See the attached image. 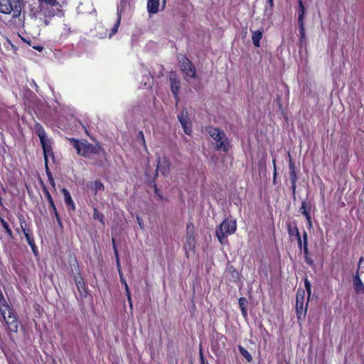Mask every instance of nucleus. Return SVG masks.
I'll list each match as a JSON object with an SVG mask.
<instances>
[{"label": "nucleus", "instance_id": "nucleus-17", "mask_svg": "<svg viewBox=\"0 0 364 364\" xmlns=\"http://www.w3.org/2000/svg\"><path fill=\"white\" fill-rule=\"evenodd\" d=\"M61 192L64 196V200L67 206L71 208L73 210H75V203L73 200L71 195L70 192L66 188H63Z\"/></svg>", "mask_w": 364, "mask_h": 364}, {"label": "nucleus", "instance_id": "nucleus-25", "mask_svg": "<svg viewBox=\"0 0 364 364\" xmlns=\"http://www.w3.org/2000/svg\"><path fill=\"white\" fill-rule=\"evenodd\" d=\"M178 119L181 124L190 122L188 116V111L186 109H183L181 112L178 115Z\"/></svg>", "mask_w": 364, "mask_h": 364}, {"label": "nucleus", "instance_id": "nucleus-51", "mask_svg": "<svg viewBox=\"0 0 364 364\" xmlns=\"http://www.w3.org/2000/svg\"><path fill=\"white\" fill-rule=\"evenodd\" d=\"M137 220H138V223H139L140 228H143V223H142L141 220L139 219V218H137Z\"/></svg>", "mask_w": 364, "mask_h": 364}, {"label": "nucleus", "instance_id": "nucleus-44", "mask_svg": "<svg viewBox=\"0 0 364 364\" xmlns=\"http://www.w3.org/2000/svg\"><path fill=\"white\" fill-rule=\"evenodd\" d=\"M154 191H155V193L159 196V198L160 199H161L163 197H162V195L161 193H160L159 190L156 188V186H155L154 187Z\"/></svg>", "mask_w": 364, "mask_h": 364}, {"label": "nucleus", "instance_id": "nucleus-47", "mask_svg": "<svg viewBox=\"0 0 364 364\" xmlns=\"http://www.w3.org/2000/svg\"><path fill=\"white\" fill-rule=\"evenodd\" d=\"M303 250H304V257L309 256V248H308V246L303 247Z\"/></svg>", "mask_w": 364, "mask_h": 364}, {"label": "nucleus", "instance_id": "nucleus-10", "mask_svg": "<svg viewBox=\"0 0 364 364\" xmlns=\"http://www.w3.org/2000/svg\"><path fill=\"white\" fill-rule=\"evenodd\" d=\"M122 11H123V6H122V3L121 8L119 6H118V8H117V21H116L115 23L114 24L113 27L112 28L111 31L109 34V38H112L118 31L119 26L121 23Z\"/></svg>", "mask_w": 364, "mask_h": 364}, {"label": "nucleus", "instance_id": "nucleus-6", "mask_svg": "<svg viewBox=\"0 0 364 364\" xmlns=\"http://www.w3.org/2000/svg\"><path fill=\"white\" fill-rule=\"evenodd\" d=\"M180 69L188 81V78H196V70L193 63L186 56L181 55L178 57Z\"/></svg>", "mask_w": 364, "mask_h": 364}, {"label": "nucleus", "instance_id": "nucleus-12", "mask_svg": "<svg viewBox=\"0 0 364 364\" xmlns=\"http://www.w3.org/2000/svg\"><path fill=\"white\" fill-rule=\"evenodd\" d=\"M43 192L45 193L46 198L48 199V201L49 203L50 208H52V212H53V215L56 218L58 223H60V218H59L58 213L57 212L55 205L53 200L51 197V195L50 194L49 191L47 190V188L46 187H44V188H43Z\"/></svg>", "mask_w": 364, "mask_h": 364}, {"label": "nucleus", "instance_id": "nucleus-24", "mask_svg": "<svg viewBox=\"0 0 364 364\" xmlns=\"http://www.w3.org/2000/svg\"><path fill=\"white\" fill-rule=\"evenodd\" d=\"M299 212L305 216V218L308 220L309 225H311V215H310L309 212L307 211V210H306V203L305 201L302 202L301 206L299 209Z\"/></svg>", "mask_w": 364, "mask_h": 364}, {"label": "nucleus", "instance_id": "nucleus-8", "mask_svg": "<svg viewBox=\"0 0 364 364\" xmlns=\"http://www.w3.org/2000/svg\"><path fill=\"white\" fill-rule=\"evenodd\" d=\"M41 144L43 150L44 159H49V158L53 159L54 156L52 151V142L50 139L48 138L43 141H41Z\"/></svg>", "mask_w": 364, "mask_h": 364}, {"label": "nucleus", "instance_id": "nucleus-16", "mask_svg": "<svg viewBox=\"0 0 364 364\" xmlns=\"http://www.w3.org/2000/svg\"><path fill=\"white\" fill-rule=\"evenodd\" d=\"M23 233L32 250L36 253V246L30 229H23Z\"/></svg>", "mask_w": 364, "mask_h": 364}, {"label": "nucleus", "instance_id": "nucleus-19", "mask_svg": "<svg viewBox=\"0 0 364 364\" xmlns=\"http://www.w3.org/2000/svg\"><path fill=\"white\" fill-rule=\"evenodd\" d=\"M34 129L41 141H43L44 139H48L44 128L39 123H36L35 124Z\"/></svg>", "mask_w": 364, "mask_h": 364}, {"label": "nucleus", "instance_id": "nucleus-28", "mask_svg": "<svg viewBox=\"0 0 364 364\" xmlns=\"http://www.w3.org/2000/svg\"><path fill=\"white\" fill-rule=\"evenodd\" d=\"M93 218L98 220L102 225H105V219L103 214L100 213L96 208H93Z\"/></svg>", "mask_w": 364, "mask_h": 364}, {"label": "nucleus", "instance_id": "nucleus-55", "mask_svg": "<svg viewBox=\"0 0 364 364\" xmlns=\"http://www.w3.org/2000/svg\"><path fill=\"white\" fill-rule=\"evenodd\" d=\"M128 301H129V306H130V307H131V308H132V299H130V301H129V300H128Z\"/></svg>", "mask_w": 364, "mask_h": 364}, {"label": "nucleus", "instance_id": "nucleus-1", "mask_svg": "<svg viewBox=\"0 0 364 364\" xmlns=\"http://www.w3.org/2000/svg\"><path fill=\"white\" fill-rule=\"evenodd\" d=\"M70 144L74 147L77 154L84 157H91L92 155L100 156L104 154V150L98 144H92L85 141H80L74 138L68 139Z\"/></svg>", "mask_w": 364, "mask_h": 364}, {"label": "nucleus", "instance_id": "nucleus-2", "mask_svg": "<svg viewBox=\"0 0 364 364\" xmlns=\"http://www.w3.org/2000/svg\"><path fill=\"white\" fill-rule=\"evenodd\" d=\"M25 5V0H0V13L18 18Z\"/></svg>", "mask_w": 364, "mask_h": 364}, {"label": "nucleus", "instance_id": "nucleus-5", "mask_svg": "<svg viewBox=\"0 0 364 364\" xmlns=\"http://www.w3.org/2000/svg\"><path fill=\"white\" fill-rule=\"evenodd\" d=\"M237 228V223L235 220L225 218L216 229V236L220 243H224V240L228 235L235 233Z\"/></svg>", "mask_w": 364, "mask_h": 364}, {"label": "nucleus", "instance_id": "nucleus-35", "mask_svg": "<svg viewBox=\"0 0 364 364\" xmlns=\"http://www.w3.org/2000/svg\"><path fill=\"white\" fill-rule=\"evenodd\" d=\"M185 133L186 134H190L191 132V127L190 126V122H185L184 124H181Z\"/></svg>", "mask_w": 364, "mask_h": 364}, {"label": "nucleus", "instance_id": "nucleus-29", "mask_svg": "<svg viewBox=\"0 0 364 364\" xmlns=\"http://www.w3.org/2000/svg\"><path fill=\"white\" fill-rule=\"evenodd\" d=\"M247 299L244 297H240L239 299V306L241 309V311H242V314L244 316H247V310H246V304H247Z\"/></svg>", "mask_w": 364, "mask_h": 364}, {"label": "nucleus", "instance_id": "nucleus-13", "mask_svg": "<svg viewBox=\"0 0 364 364\" xmlns=\"http://www.w3.org/2000/svg\"><path fill=\"white\" fill-rule=\"evenodd\" d=\"M160 0H148L147 1V11L150 15L156 14L159 9Z\"/></svg>", "mask_w": 364, "mask_h": 364}, {"label": "nucleus", "instance_id": "nucleus-27", "mask_svg": "<svg viewBox=\"0 0 364 364\" xmlns=\"http://www.w3.org/2000/svg\"><path fill=\"white\" fill-rule=\"evenodd\" d=\"M0 223L2 225L3 228H4L6 232L8 234L9 237L10 238H13V232L11 230V228H9L8 223L6 222V220L2 218L1 217H0Z\"/></svg>", "mask_w": 364, "mask_h": 364}, {"label": "nucleus", "instance_id": "nucleus-48", "mask_svg": "<svg viewBox=\"0 0 364 364\" xmlns=\"http://www.w3.org/2000/svg\"><path fill=\"white\" fill-rule=\"evenodd\" d=\"M33 48L35 49V50H37L38 51H42L43 50V47L41 46H33Z\"/></svg>", "mask_w": 364, "mask_h": 364}, {"label": "nucleus", "instance_id": "nucleus-45", "mask_svg": "<svg viewBox=\"0 0 364 364\" xmlns=\"http://www.w3.org/2000/svg\"><path fill=\"white\" fill-rule=\"evenodd\" d=\"M296 239L298 241L299 247L301 250L302 249V240H301V236L299 235V237H296Z\"/></svg>", "mask_w": 364, "mask_h": 364}, {"label": "nucleus", "instance_id": "nucleus-46", "mask_svg": "<svg viewBox=\"0 0 364 364\" xmlns=\"http://www.w3.org/2000/svg\"><path fill=\"white\" fill-rule=\"evenodd\" d=\"M291 191L294 197H295V192H296V183H291Z\"/></svg>", "mask_w": 364, "mask_h": 364}, {"label": "nucleus", "instance_id": "nucleus-9", "mask_svg": "<svg viewBox=\"0 0 364 364\" xmlns=\"http://www.w3.org/2000/svg\"><path fill=\"white\" fill-rule=\"evenodd\" d=\"M225 274L231 282H236L240 279V274L232 265H228Z\"/></svg>", "mask_w": 364, "mask_h": 364}, {"label": "nucleus", "instance_id": "nucleus-15", "mask_svg": "<svg viewBox=\"0 0 364 364\" xmlns=\"http://www.w3.org/2000/svg\"><path fill=\"white\" fill-rule=\"evenodd\" d=\"M87 186L88 188L93 191L95 194H97L98 191H102L105 190V186L100 180H96L94 183L89 182L87 183Z\"/></svg>", "mask_w": 364, "mask_h": 364}, {"label": "nucleus", "instance_id": "nucleus-39", "mask_svg": "<svg viewBox=\"0 0 364 364\" xmlns=\"http://www.w3.org/2000/svg\"><path fill=\"white\" fill-rule=\"evenodd\" d=\"M304 286H305V288L306 289V291L308 292L309 294V296H310L311 294V284L310 282L308 281L307 279H305V282H304Z\"/></svg>", "mask_w": 364, "mask_h": 364}, {"label": "nucleus", "instance_id": "nucleus-14", "mask_svg": "<svg viewBox=\"0 0 364 364\" xmlns=\"http://www.w3.org/2000/svg\"><path fill=\"white\" fill-rule=\"evenodd\" d=\"M353 287L357 293L364 294V285L358 274V269H357L356 274L353 278Z\"/></svg>", "mask_w": 364, "mask_h": 364}, {"label": "nucleus", "instance_id": "nucleus-52", "mask_svg": "<svg viewBox=\"0 0 364 364\" xmlns=\"http://www.w3.org/2000/svg\"><path fill=\"white\" fill-rule=\"evenodd\" d=\"M363 258L360 257L359 259V262H358V270L360 269V264H361V262H363Z\"/></svg>", "mask_w": 364, "mask_h": 364}, {"label": "nucleus", "instance_id": "nucleus-41", "mask_svg": "<svg viewBox=\"0 0 364 364\" xmlns=\"http://www.w3.org/2000/svg\"><path fill=\"white\" fill-rule=\"evenodd\" d=\"M124 288H125V290L127 292V299H128V300L130 301V293H129V287H128L127 282H124Z\"/></svg>", "mask_w": 364, "mask_h": 364}, {"label": "nucleus", "instance_id": "nucleus-11", "mask_svg": "<svg viewBox=\"0 0 364 364\" xmlns=\"http://www.w3.org/2000/svg\"><path fill=\"white\" fill-rule=\"evenodd\" d=\"M154 166H156V172L158 174L159 171L161 172L163 175H165L169 168L168 161H153Z\"/></svg>", "mask_w": 364, "mask_h": 364}, {"label": "nucleus", "instance_id": "nucleus-31", "mask_svg": "<svg viewBox=\"0 0 364 364\" xmlns=\"http://www.w3.org/2000/svg\"><path fill=\"white\" fill-rule=\"evenodd\" d=\"M190 226L187 227L188 232H187V245L189 246V248L191 249L194 246V237L193 234L189 230Z\"/></svg>", "mask_w": 364, "mask_h": 364}, {"label": "nucleus", "instance_id": "nucleus-56", "mask_svg": "<svg viewBox=\"0 0 364 364\" xmlns=\"http://www.w3.org/2000/svg\"><path fill=\"white\" fill-rule=\"evenodd\" d=\"M3 205L2 198L0 197V206Z\"/></svg>", "mask_w": 364, "mask_h": 364}, {"label": "nucleus", "instance_id": "nucleus-7", "mask_svg": "<svg viewBox=\"0 0 364 364\" xmlns=\"http://www.w3.org/2000/svg\"><path fill=\"white\" fill-rule=\"evenodd\" d=\"M169 80L171 92L173 93L174 98L178 100V93L180 90V80L175 73H171L170 74Z\"/></svg>", "mask_w": 364, "mask_h": 364}, {"label": "nucleus", "instance_id": "nucleus-38", "mask_svg": "<svg viewBox=\"0 0 364 364\" xmlns=\"http://www.w3.org/2000/svg\"><path fill=\"white\" fill-rule=\"evenodd\" d=\"M40 3H45L49 6H54L58 4L56 0H38Z\"/></svg>", "mask_w": 364, "mask_h": 364}, {"label": "nucleus", "instance_id": "nucleus-43", "mask_svg": "<svg viewBox=\"0 0 364 364\" xmlns=\"http://www.w3.org/2000/svg\"><path fill=\"white\" fill-rule=\"evenodd\" d=\"M273 165H274L273 182H274V183H276L277 171H276L275 161H273Z\"/></svg>", "mask_w": 364, "mask_h": 364}, {"label": "nucleus", "instance_id": "nucleus-37", "mask_svg": "<svg viewBox=\"0 0 364 364\" xmlns=\"http://www.w3.org/2000/svg\"><path fill=\"white\" fill-rule=\"evenodd\" d=\"M137 139L139 140L140 144H141L143 146H145V139L142 131H140L138 133Z\"/></svg>", "mask_w": 364, "mask_h": 364}, {"label": "nucleus", "instance_id": "nucleus-50", "mask_svg": "<svg viewBox=\"0 0 364 364\" xmlns=\"http://www.w3.org/2000/svg\"><path fill=\"white\" fill-rule=\"evenodd\" d=\"M267 2L269 5V10H271L274 6V0H267Z\"/></svg>", "mask_w": 364, "mask_h": 364}, {"label": "nucleus", "instance_id": "nucleus-26", "mask_svg": "<svg viewBox=\"0 0 364 364\" xmlns=\"http://www.w3.org/2000/svg\"><path fill=\"white\" fill-rule=\"evenodd\" d=\"M238 350L240 354L247 360V362L250 363L252 360L251 354L242 346H239Z\"/></svg>", "mask_w": 364, "mask_h": 364}, {"label": "nucleus", "instance_id": "nucleus-30", "mask_svg": "<svg viewBox=\"0 0 364 364\" xmlns=\"http://www.w3.org/2000/svg\"><path fill=\"white\" fill-rule=\"evenodd\" d=\"M48 161H45V168H46V174H47V176H48V180H49L50 183L53 186H55V181H54V178H53V177L52 173H51V172H50V171L49 170L48 165Z\"/></svg>", "mask_w": 364, "mask_h": 364}, {"label": "nucleus", "instance_id": "nucleus-36", "mask_svg": "<svg viewBox=\"0 0 364 364\" xmlns=\"http://www.w3.org/2000/svg\"><path fill=\"white\" fill-rule=\"evenodd\" d=\"M18 219H19L20 226H21V228L22 231H23V229H28L26 227V220L24 219V217L23 215H20L18 217Z\"/></svg>", "mask_w": 364, "mask_h": 364}, {"label": "nucleus", "instance_id": "nucleus-53", "mask_svg": "<svg viewBox=\"0 0 364 364\" xmlns=\"http://www.w3.org/2000/svg\"><path fill=\"white\" fill-rule=\"evenodd\" d=\"M200 360H201L200 364H205L203 356V354L201 353H200Z\"/></svg>", "mask_w": 364, "mask_h": 364}, {"label": "nucleus", "instance_id": "nucleus-21", "mask_svg": "<svg viewBox=\"0 0 364 364\" xmlns=\"http://www.w3.org/2000/svg\"><path fill=\"white\" fill-rule=\"evenodd\" d=\"M289 178L291 183H296L297 176L295 171V166L293 161H289Z\"/></svg>", "mask_w": 364, "mask_h": 364}, {"label": "nucleus", "instance_id": "nucleus-4", "mask_svg": "<svg viewBox=\"0 0 364 364\" xmlns=\"http://www.w3.org/2000/svg\"><path fill=\"white\" fill-rule=\"evenodd\" d=\"M205 130V132L216 141L215 146L216 150L224 152L228 151L230 141L223 130L211 126L206 127Z\"/></svg>", "mask_w": 364, "mask_h": 364}, {"label": "nucleus", "instance_id": "nucleus-32", "mask_svg": "<svg viewBox=\"0 0 364 364\" xmlns=\"http://www.w3.org/2000/svg\"><path fill=\"white\" fill-rule=\"evenodd\" d=\"M299 31H300V44L303 45L306 43V34H305V29H304V24L302 26H299Z\"/></svg>", "mask_w": 364, "mask_h": 364}, {"label": "nucleus", "instance_id": "nucleus-40", "mask_svg": "<svg viewBox=\"0 0 364 364\" xmlns=\"http://www.w3.org/2000/svg\"><path fill=\"white\" fill-rule=\"evenodd\" d=\"M308 246V240H307V232L304 231L303 232V247Z\"/></svg>", "mask_w": 364, "mask_h": 364}, {"label": "nucleus", "instance_id": "nucleus-34", "mask_svg": "<svg viewBox=\"0 0 364 364\" xmlns=\"http://www.w3.org/2000/svg\"><path fill=\"white\" fill-rule=\"evenodd\" d=\"M112 242H113V246H114V254H115V257H116L118 272H119V273H120V272H122L121 266H120V263H119V259L118 252H117V249L115 247L114 238H112Z\"/></svg>", "mask_w": 364, "mask_h": 364}, {"label": "nucleus", "instance_id": "nucleus-3", "mask_svg": "<svg viewBox=\"0 0 364 364\" xmlns=\"http://www.w3.org/2000/svg\"><path fill=\"white\" fill-rule=\"evenodd\" d=\"M0 311L9 330L14 333L17 332L18 322L12 309L8 304L1 293L0 294Z\"/></svg>", "mask_w": 364, "mask_h": 364}, {"label": "nucleus", "instance_id": "nucleus-42", "mask_svg": "<svg viewBox=\"0 0 364 364\" xmlns=\"http://www.w3.org/2000/svg\"><path fill=\"white\" fill-rule=\"evenodd\" d=\"M304 258H305V262H306L308 264H309V265H311V266H313V264H314V261H313V259H312L311 258H310L309 256H306V257H304Z\"/></svg>", "mask_w": 364, "mask_h": 364}, {"label": "nucleus", "instance_id": "nucleus-49", "mask_svg": "<svg viewBox=\"0 0 364 364\" xmlns=\"http://www.w3.org/2000/svg\"><path fill=\"white\" fill-rule=\"evenodd\" d=\"M119 277H120V281L124 284V282H126V280H125V279L123 277L122 272H120V273H119Z\"/></svg>", "mask_w": 364, "mask_h": 364}, {"label": "nucleus", "instance_id": "nucleus-54", "mask_svg": "<svg viewBox=\"0 0 364 364\" xmlns=\"http://www.w3.org/2000/svg\"><path fill=\"white\" fill-rule=\"evenodd\" d=\"M268 11H269V8L267 6H266L265 9H264V15L267 14Z\"/></svg>", "mask_w": 364, "mask_h": 364}, {"label": "nucleus", "instance_id": "nucleus-23", "mask_svg": "<svg viewBox=\"0 0 364 364\" xmlns=\"http://www.w3.org/2000/svg\"><path fill=\"white\" fill-rule=\"evenodd\" d=\"M304 309V294L299 296V294L296 296V310L297 314H301Z\"/></svg>", "mask_w": 364, "mask_h": 364}, {"label": "nucleus", "instance_id": "nucleus-18", "mask_svg": "<svg viewBox=\"0 0 364 364\" xmlns=\"http://www.w3.org/2000/svg\"><path fill=\"white\" fill-rule=\"evenodd\" d=\"M263 31L262 30L252 31V41L253 45L259 48L260 46V41L262 38Z\"/></svg>", "mask_w": 364, "mask_h": 364}, {"label": "nucleus", "instance_id": "nucleus-22", "mask_svg": "<svg viewBox=\"0 0 364 364\" xmlns=\"http://www.w3.org/2000/svg\"><path fill=\"white\" fill-rule=\"evenodd\" d=\"M75 282L79 292L81 294L86 292L85 283L83 282L82 278L80 276H77L75 277Z\"/></svg>", "mask_w": 364, "mask_h": 364}, {"label": "nucleus", "instance_id": "nucleus-33", "mask_svg": "<svg viewBox=\"0 0 364 364\" xmlns=\"http://www.w3.org/2000/svg\"><path fill=\"white\" fill-rule=\"evenodd\" d=\"M289 234L290 235H295L296 237L300 235L299 230H298L297 227H296V226H294V227L289 226Z\"/></svg>", "mask_w": 364, "mask_h": 364}, {"label": "nucleus", "instance_id": "nucleus-20", "mask_svg": "<svg viewBox=\"0 0 364 364\" xmlns=\"http://www.w3.org/2000/svg\"><path fill=\"white\" fill-rule=\"evenodd\" d=\"M299 16H298V24L299 26H302L304 24V18L305 15V8L304 6L301 1V0H299Z\"/></svg>", "mask_w": 364, "mask_h": 364}]
</instances>
